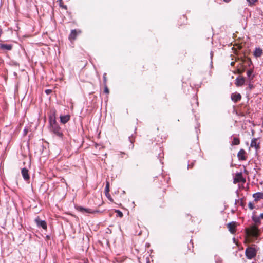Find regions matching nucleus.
<instances>
[{
    "label": "nucleus",
    "instance_id": "obj_1",
    "mask_svg": "<svg viewBox=\"0 0 263 263\" xmlns=\"http://www.w3.org/2000/svg\"><path fill=\"white\" fill-rule=\"evenodd\" d=\"M50 124L51 126V130L53 132V133L56 135L57 136L62 138L63 136V133L61 130V128L57 124L55 119L52 120L50 119Z\"/></svg>",
    "mask_w": 263,
    "mask_h": 263
},
{
    "label": "nucleus",
    "instance_id": "obj_2",
    "mask_svg": "<svg viewBox=\"0 0 263 263\" xmlns=\"http://www.w3.org/2000/svg\"><path fill=\"white\" fill-rule=\"evenodd\" d=\"M257 250L253 247H248L246 249L245 255L247 259L251 260L255 258L257 255Z\"/></svg>",
    "mask_w": 263,
    "mask_h": 263
},
{
    "label": "nucleus",
    "instance_id": "obj_3",
    "mask_svg": "<svg viewBox=\"0 0 263 263\" xmlns=\"http://www.w3.org/2000/svg\"><path fill=\"white\" fill-rule=\"evenodd\" d=\"M258 226L255 224L251 226L249 228L246 230L247 234L254 237H258L259 231Z\"/></svg>",
    "mask_w": 263,
    "mask_h": 263
},
{
    "label": "nucleus",
    "instance_id": "obj_4",
    "mask_svg": "<svg viewBox=\"0 0 263 263\" xmlns=\"http://www.w3.org/2000/svg\"><path fill=\"white\" fill-rule=\"evenodd\" d=\"M251 218L254 224L259 226L261 223V220H263V213H261L259 216H257L255 214V212H253Z\"/></svg>",
    "mask_w": 263,
    "mask_h": 263
},
{
    "label": "nucleus",
    "instance_id": "obj_5",
    "mask_svg": "<svg viewBox=\"0 0 263 263\" xmlns=\"http://www.w3.org/2000/svg\"><path fill=\"white\" fill-rule=\"evenodd\" d=\"M34 221L38 227L42 228L44 230L47 229V223L45 220H41L39 217L38 216L36 218H35Z\"/></svg>",
    "mask_w": 263,
    "mask_h": 263
},
{
    "label": "nucleus",
    "instance_id": "obj_6",
    "mask_svg": "<svg viewBox=\"0 0 263 263\" xmlns=\"http://www.w3.org/2000/svg\"><path fill=\"white\" fill-rule=\"evenodd\" d=\"M77 210L83 214H85V213L92 214V213H94L96 212V211H93L90 209L84 208L81 206H79L77 207Z\"/></svg>",
    "mask_w": 263,
    "mask_h": 263
},
{
    "label": "nucleus",
    "instance_id": "obj_7",
    "mask_svg": "<svg viewBox=\"0 0 263 263\" xmlns=\"http://www.w3.org/2000/svg\"><path fill=\"white\" fill-rule=\"evenodd\" d=\"M263 54V50L260 47H256L253 52V55L256 58H260Z\"/></svg>",
    "mask_w": 263,
    "mask_h": 263
},
{
    "label": "nucleus",
    "instance_id": "obj_8",
    "mask_svg": "<svg viewBox=\"0 0 263 263\" xmlns=\"http://www.w3.org/2000/svg\"><path fill=\"white\" fill-rule=\"evenodd\" d=\"M21 174L24 179L25 181H28L30 179V176L28 174V170L26 168H23L21 170Z\"/></svg>",
    "mask_w": 263,
    "mask_h": 263
},
{
    "label": "nucleus",
    "instance_id": "obj_9",
    "mask_svg": "<svg viewBox=\"0 0 263 263\" xmlns=\"http://www.w3.org/2000/svg\"><path fill=\"white\" fill-rule=\"evenodd\" d=\"M245 82V78L242 77H238L235 80V85L237 86H242Z\"/></svg>",
    "mask_w": 263,
    "mask_h": 263
},
{
    "label": "nucleus",
    "instance_id": "obj_10",
    "mask_svg": "<svg viewBox=\"0 0 263 263\" xmlns=\"http://www.w3.org/2000/svg\"><path fill=\"white\" fill-rule=\"evenodd\" d=\"M227 227L229 230V231L232 233L234 234L236 232V223L235 222H232L230 223H229L227 225Z\"/></svg>",
    "mask_w": 263,
    "mask_h": 263
},
{
    "label": "nucleus",
    "instance_id": "obj_11",
    "mask_svg": "<svg viewBox=\"0 0 263 263\" xmlns=\"http://www.w3.org/2000/svg\"><path fill=\"white\" fill-rule=\"evenodd\" d=\"M251 147H254L256 150H257L259 148V143L258 142V139L256 138H254L251 140Z\"/></svg>",
    "mask_w": 263,
    "mask_h": 263
},
{
    "label": "nucleus",
    "instance_id": "obj_12",
    "mask_svg": "<svg viewBox=\"0 0 263 263\" xmlns=\"http://www.w3.org/2000/svg\"><path fill=\"white\" fill-rule=\"evenodd\" d=\"M60 122L61 123L65 124L70 120V116L69 115L65 116H61L60 117Z\"/></svg>",
    "mask_w": 263,
    "mask_h": 263
},
{
    "label": "nucleus",
    "instance_id": "obj_13",
    "mask_svg": "<svg viewBox=\"0 0 263 263\" xmlns=\"http://www.w3.org/2000/svg\"><path fill=\"white\" fill-rule=\"evenodd\" d=\"M253 197L254 198V201L255 202L258 201L260 199H263V193L262 192H257L253 195Z\"/></svg>",
    "mask_w": 263,
    "mask_h": 263
},
{
    "label": "nucleus",
    "instance_id": "obj_14",
    "mask_svg": "<svg viewBox=\"0 0 263 263\" xmlns=\"http://www.w3.org/2000/svg\"><path fill=\"white\" fill-rule=\"evenodd\" d=\"M245 154H246L245 151L243 149H241L239 151V152L238 153V154H237V157H238L239 160H246Z\"/></svg>",
    "mask_w": 263,
    "mask_h": 263
},
{
    "label": "nucleus",
    "instance_id": "obj_15",
    "mask_svg": "<svg viewBox=\"0 0 263 263\" xmlns=\"http://www.w3.org/2000/svg\"><path fill=\"white\" fill-rule=\"evenodd\" d=\"M0 48L4 50H11L12 48V45L11 44H0Z\"/></svg>",
    "mask_w": 263,
    "mask_h": 263
},
{
    "label": "nucleus",
    "instance_id": "obj_16",
    "mask_svg": "<svg viewBox=\"0 0 263 263\" xmlns=\"http://www.w3.org/2000/svg\"><path fill=\"white\" fill-rule=\"evenodd\" d=\"M241 95L240 93H234L231 95V99L236 102L241 99Z\"/></svg>",
    "mask_w": 263,
    "mask_h": 263
},
{
    "label": "nucleus",
    "instance_id": "obj_17",
    "mask_svg": "<svg viewBox=\"0 0 263 263\" xmlns=\"http://www.w3.org/2000/svg\"><path fill=\"white\" fill-rule=\"evenodd\" d=\"M78 32L76 29H73L71 31V32L69 35V39L70 40H74L76 39Z\"/></svg>",
    "mask_w": 263,
    "mask_h": 263
},
{
    "label": "nucleus",
    "instance_id": "obj_18",
    "mask_svg": "<svg viewBox=\"0 0 263 263\" xmlns=\"http://www.w3.org/2000/svg\"><path fill=\"white\" fill-rule=\"evenodd\" d=\"M253 70L252 69H249L247 71V75L250 81L252 80L254 78V75H253Z\"/></svg>",
    "mask_w": 263,
    "mask_h": 263
},
{
    "label": "nucleus",
    "instance_id": "obj_19",
    "mask_svg": "<svg viewBox=\"0 0 263 263\" xmlns=\"http://www.w3.org/2000/svg\"><path fill=\"white\" fill-rule=\"evenodd\" d=\"M109 182L106 181V186L105 188V193L106 197H108V195L109 196Z\"/></svg>",
    "mask_w": 263,
    "mask_h": 263
},
{
    "label": "nucleus",
    "instance_id": "obj_20",
    "mask_svg": "<svg viewBox=\"0 0 263 263\" xmlns=\"http://www.w3.org/2000/svg\"><path fill=\"white\" fill-rule=\"evenodd\" d=\"M240 143V140L239 138L237 137H234L233 141H232L231 144L232 145H239Z\"/></svg>",
    "mask_w": 263,
    "mask_h": 263
},
{
    "label": "nucleus",
    "instance_id": "obj_21",
    "mask_svg": "<svg viewBox=\"0 0 263 263\" xmlns=\"http://www.w3.org/2000/svg\"><path fill=\"white\" fill-rule=\"evenodd\" d=\"M258 0H247L249 6H253Z\"/></svg>",
    "mask_w": 263,
    "mask_h": 263
},
{
    "label": "nucleus",
    "instance_id": "obj_22",
    "mask_svg": "<svg viewBox=\"0 0 263 263\" xmlns=\"http://www.w3.org/2000/svg\"><path fill=\"white\" fill-rule=\"evenodd\" d=\"M215 260L216 263H222L221 258L217 255H216L215 256Z\"/></svg>",
    "mask_w": 263,
    "mask_h": 263
},
{
    "label": "nucleus",
    "instance_id": "obj_23",
    "mask_svg": "<svg viewBox=\"0 0 263 263\" xmlns=\"http://www.w3.org/2000/svg\"><path fill=\"white\" fill-rule=\"evenodd\" d=\"M248 207L250 210H253L255 208V206L253 203L250 202L248 204Z\"/></svg>",
    "mask_w": 263,
    "mask_h": 263
},
{
    "label": "nucleus",
    "instance_id": "obj_24",
    "mask_svg": "<svg viewBox=\"0 0 263 263\" xmlns=\"http://www.w3.org/2000/svg\"><path fill=\"white\" fill-rule=\"evenodd\" d=\"M103 78L104 84L105 85V84H106V82H107V78H106V73H104L103 74Z\"/></svg>",
    "mask_w": 263,
    "mask_h": 263
},
{
    "label": "nucleus",
    "instance_id": "obj_25",
    "mask_svg": "<svg viewBox=\"0 0 263 263\" xmlns=\"http://www.w3.org/2000/svg\"><path fill=\"white\" fill-rule=\"evenodd\" d=\"M236 176L237 177V181H239L241 180L242 178V174L241 173H238L236 175Z\"/></svg>",
    "mask_w": 263,
    "mask_h": 263
},
{
    "label": "nucleus",
    "instance_id": "obj_26",
    "mask_svg": "<svg viewBox=\"0 0 263 263\" xmlns=\"http://www.w3.org/2000/svg\"><path fill=\"white\" fill-rule=\"evenodd\" d=\"M104 92L106 93H109V89L108 88H107V86H106V84L104 85Z\"/></svg>",
    "mask_w": 263,
    "mask_h": 263
},
{
    "label": "nucleus",
    "instance_id": "obj_27",
    "mask_svg": "<svg viewBox=\"0 0 263 263\" xmlns=\"http://www.w3.org/2000/svg\"><path fill=\"white\" fill-rule=\"evenodd\" d=\"M116 212L118 213L119 217H122L123 216V214L120 211L117 210Z\"/></svg>",
    "mask_w": 263,
    "mask_h": 263
},
{
    "label": "nucleus",
    "instance_id": "obj_28",
    "mask_svg": "<svg viewBox=\"0 0 263 263\" xmlns=\"http://www.w3.org/2000/svg\"><path fill=\"white\" fill-rule=\"evenodd\" d=\"M45 92L46 94L49 95L51 92V90L50 89H47L45 90Z\"/></svg>",
    "mask_w": 263,
    "mask_h": 263
},
{
    "label": "nucleus",
    "instance_id": "obj_29",
    "mask_svg": "<svg viewBox=\"0 0 263 263\" xmlns=\"http://www.w3.org/2000/svg\"><path fill=\"white\" fill-rule=\"evenodd\" d=\"M254 87V86L252 84L249 83V88L250 89H252Z\"/></svg>",
    "mask_w": 263,
    "mask_h": 263
},
{
    "label": "nucleus",
    "instance_id": "obj_30",
    "mask_svg": "<svg viewBox=\"0 0 263 263\" xmlns=\"http://www.w3.org/2000/svg\"><path fill=\"white\" fill-rule=\"evenodd\" d=\"M193 165H194L193 163H192L191 164H189V165H188V167H189H189H191H191H192L193 166Z\"/></svg>",
    "mask_w": 263,
    "mask_h": 263
},
{
    "label": "nucleus",
    "instance_id": "obj_31",
    "mask_svg": "<svg viewBox=\"0 0 263 263\" xmlns=\"http://www.w3.org/2000/svg\"><path fill=\"white\" fill-rule=\"evenodd\" d=\"M240 204L241 206H244V203H243V201L242 200L240 201Z\"/></svg>",
    "mask_w": 263,
    "mask_h": 263
},
{
    "label": "nucleus",
    "instance_id": "obj_32",
    "mask_svg": "<svg viewBox=\"0 0 263 263\" xmlns=\"http://www.w3.org/2000/svg\"><path fill=\"white\" fill-rule=\"evenodd\" d=\"M61 7L64 8L65 9H67V6L66 5H61Z\"/></svg>",
    "mask_w": 263,
    "mask_h": 263
},
{
    "label": "nucleus",
    "instance_id": "obj_33",
    "mask_svg": "<svg viewBox=\"0 0 263 263\" xmlns=\"http://www.w3.org/2000/svg\"><path fill=\"white\" fill-rule=\"evenodd\" d=\"M210 56H211V58L212 59V57L213 56V53L212 51H211L210 53Z\"/></svg>",
    "mask_w": 263,
    "mask_h": 263
},
{
    "label": "nucleus",
    "instance_id": "obj_34",
    "mask_svg": "<svg viewBox=\"0 0 263 263\" xmlns=\"http://www.w3.org/2000/svg\"><path fill=\"white\" fill-rule=\"evenodd\" d=\"M2 33H3V30L1 28H0V36H1Z\"/></svg>",
    "mask_w": 263,
    "mask_h": 263
},
{
    "label": "nucleus",
    "instance_id": "obj_35",
    "mask_svg": "<svg viewBox=\"0 0 263 263\" xmlns=\"http://www.w3.org/2000/svg\"><path fill=\"white\" fill-rule=\"evenodd\" d=\"M110 201H112V199L110 198V196L108 195V197H107Z\"/></svg>",
    "mask_w": 263,
    "mask_h": 263
},
{
    "label": "nucleus",
    "instance_id": "obj_36",
    "mask_svg": "<svg viewBox=\"0 0 263 263\" xmlns=\"http://www.w3.org/2000/svg\"><path fill=\"white\" fill-rule=\"evenodd\" d=\"M224 2L226 3H229V2L231 1V0H223Z\"/></svg>",
    "mask_w": 263,
    "mask_h": 263
},
{
    "label": "nucleus",
    "instance_id": "obj_37",
    "mask_svg": "<svg viewBox=\"0 0 263 263\" xmlns=\"http://www.w3.org/2000/svg\"><path fill=\"white\" fill-rule=\"evenodd\" d=\"M237 202H239V201H238V200H235V204H237Z\"/></svg>",
    "mask_w": 263,
    "mask_h": 263
},
{
    "label": "nucleus",
    "instance_id": "obj_38",
    "mask_svg": "<svg viewBox=\"0 0 263 263\" xmlns=\"http://www.w3.org/2000/svg\"><path fill=\"white\" fill-rule=\"evenodd\" d=\"M129 140H130V142L133 144V141L132 140V139H131L130 137H129Z\"/></svg>",
    "mask_w": 263,
    "mask_h": 263
},
{
    "label": "nucleus",
    "instance_id": "obj_39",
    "mask_svg": "<svg viewBox=\"0 0 263 263\" xmlns=\"http://www.w3.org/2000/svg\"><path fill=\"white\" fill-rule=\"evenodd\" d=\"M234 64V62H231V65H233Z\"/></svg>",
    "mask_w": 263,
    "mask_h": 263
},
{
    "label": "nucleus",
    "instance_id": "obj_40",
    "mask_svg": "<svg viewBox=\"0 0 263 263\" xmlns=\"http://www.w3.org/2000/svg\"><path fill=\"white\" fill-rule=\"evenodd\" d=\"M243 71V70H242L241 71H239V73H242Z\"/></svg>",
    "mask_w": 263,
    "mask_h": 263
}]
</instances>
